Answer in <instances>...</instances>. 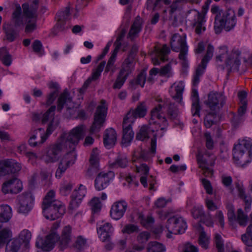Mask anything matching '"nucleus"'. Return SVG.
Returning a JSON list of instances; mask_svg holds the SVG:
<instances>
[{"label":"nucleus","instance_id":"obj_1","mask_svg":"<svg viewBox=\"0 0 252 252\" xmlns=\"http://www.w3.org/2000/svg\"><path fill=\"white\" fill-rule=\"evenodd\" d=\"M86 129V126L78 125L70 131L66 138L62 137L57 142L50 145L43 157L44 161L46 163L57 162L62 152L67 146L70 151L74 150L79 140L82 139L85 136Z\"/></svg>","mask_w":252,"mask_h":252},{"label":"nucleus","instance_id":"obj_2","mask_svg":"<svg viewBox=\"0 0 252 252\" xmlns=\"http://www.w3.org/2000/svg\"><path fill=\"white\" fill-rule=\"evenodd\" d=\"M55 193L53 190L49 191L45 196L42 202V210L44 216L47 219L55 220L60 218L65 213V207L61 201L55 200Z\"/></svg>","mask_w":252,"mask_h":252},{"label":"nucleus","instance_id":"obj_3","mask_svg":"<svg viewBox=\"0 0 252 252\" xmlns=\"http://www.w3.org/2000/svg\"><path fill=\"white\" fill-rule=\"evenodd\" d=\"M233 158L238 164L245 165L252 159V139L245 138L239 140L233 148Z\"/></svg>","mask_w":252,"mask_h":252},{"label":"nucleus","instance_id":"obj_4","mask_svg":"<svg viewBox=\"0 0 252 252\" xmlns=\"http://www.w3.org/2000/svg\"><path fill=\"white\" fill-rule=\"evenodd\" d=\"M241 52L238 49L234 48L230 53H228V48L223 46L219 48V55L216 57L217 63L224 62L228 72L232 69L238 70L240 64V57Z\"/></svg>","mask_w":252,"mask_h":252},{"label":"nucleus","instance_id":"obj_5","mask_svg":"<svg viewBox=\"0 0 252 252\" xmlns=\"http://www.w3.org/2000/svg\"><path fill=\"white\" fill-rule=\"evenodd\" d=\"M236 19L234 10L228 8L225 11H221V15L217 14L215 17V30L217 33L220 32L222 28L225 31H229L235 26Z\"/></svg>","mask_w":252,"mask_h":252},{"label":"nucleus","instance_id":"obj_6","mask_svg":"<svg viewBox=\"0 0 252 252\" xmlns=\"http://www.w3.org/2000/svg\"><path fill=\"white\" fill-rule=\"evenodd\" d=\"M107 109L105 100H101L100 104L96 107L94 114V121L90 128L91 134L98 132L103 126L106 120Z\"/></svg>","mask_w":252,"mask_h":252},{"label":"nucleus","instance_id":"obj_7","mask_svg":"<svg viewBox=\"0 0 252 252\" xmlns=\"http://www.w3.org/2000/svg\"><path fill=\"white\" fill-rule=\"evenodd\" d=\"M170 46L172 50L176 52H180L179 58L182 61L184 67L187 65V54L188 47L185 37L178 34H174L170 41Z\"/></svg>","mask_w":252,"mask_h":252},{"label":"nucleus","instance_id":"obj_8","mask_svg":"<svg viewBox=\"0 0 252 252\" xmlns=\"http://www.w3.org/2000/svg\"><path fill=\"white\" fill-rule=\"evenodd\" d=\"M65 105L67 117H71L74 113L75 108L72 102V98L70 96L68 91L65 89L62 93L57 101V111L61 112Z\"/></svg>","mask_w":252,"mask_h":252},{"label":"nucleus","instance_id":"obj_9","mask_svg":"<svg viewBox=\"0 0 252 252\" xmlns=\"http://www.w3.org/2000/svg\"><path fill=\"white\" fill-rule=\"evenodd\" d=\"M203 8V13H201L195 9L190 10L189 13H192L194 16L193 20L192 26L195 29V33L197 34H200L206 30L204 26L205 22V14L208 9L207 5H204Z\"/></svg>","mask_w":252,"mask_h":252},{"label":"nucleus","instance_id":"obj_10","mask_svg":"<svg viewBox=\"0 0 252 252\" xmlns=\"http://www.w3.org/2000/svg\"><path fill=\"white\" fill-rule=\"evenodd\" d=\"M225 101L226 98L222 93L211 92L208 94V99L204 103L211 110L215 111L222 107Z\"/></svg>","mask_w":252,"mask_h":252},{"label":"nucleus","instance_id":"obj_11","mask_svg":"<svg viewBox=\"0 0 252 252\" xmlns=\"http://www.w3.org/2000/svg\"><path fill=\"white\" fill-rule=\"evenodd\" d=\"M166 227L169 233L178 234L184 233L187 225L182 217H173L167 220Z\"/></svg>","mask_w":252,"mask_h":252},{"label":"nucleus","instance_id":"obj_12","mask_svg":"<svg viewBox=\"0 0 252 252\" xmlns=\"http://www.w3.org/2000/svg\"><path fill=\"white\" fill-rule=\"evenodd\" d=\"M216 156L208 151H205L202 156L198 155L197 159L199 164V167L203 171V174L205 176L212 175L211 170L208 168V166H213L215 163Z\"/></svg>","mask_w":252,"mask_h":252},{"label":"nucleus","instance_id":"obj_13","mask_svg":"<svg viewBox=\"0 0 252 252\" xmlns=\"http://www.w3.org/2000/svg\"><path fill=\"white\" fill-rule=\"evenodd\" d=\"M159 103L157 106L153 109L151 112V119L149 120L150 125L157 123L156 119L161 121L164 125H167V120L164 116H162V109H164L167 106L168 103V99L165 98L162 99L159 98L157 100Z\"/></svg>","mask_w":252,"mask_h":252},{"label":"nucleus","instance_id":"obj_14","mask_svg":"<svg viewBox=\"0 0 252 252\" xmlns=\"http://www.w3.org/2000/svg\"><path fill=\"white\" fill-rule=\"evenodd\" d=\"M59 239L60 237L56 232L54 230H52L44 239L37 238L35 245L37 248L41 249L43 251L49 252L53 249L55 243Z\"/></svg>","mask_w":252,"mask_h":252},{"label":"nucleus","instance_id":"obj_15","mask_svg":"<svg viewBox=\"0 0 252 252\" xmlns=\"http://www.w3.org/2000/svg\"><path fill=\"white\" fill-rule=\"evenodd\" d=\"M76 158V155L73 150L65 154L59 163L58 168L56 172V177L60 178L65 170L75 163Z\"/></svg>","mask_w":252,"mask_h":252},{"label":"nucleus","instance_id":"obj_16","mask_svg":"<svg viewBox=\"0 0 252 252\" xmlns=\"http://www.w3.org/2000/svg\"><path fill=\"white\" fill-rule=\"evenodd\" d=\"M147 112V107L144 101L139 102L134 109H130L124 118L129 120L130 123H134L137 118H143Z\"/></svg>","mask_w":252,"mask_h":252},{"label":"nucleus","instance_id":"obj_17","mask_svg":"<svg viewBox=\"0 0 252 252\" xmlns=\"http://www.w3.org/2000/svg\"><path fill=\"white\" fill-rule=\"evenodd\" d=\"M22 189V183L17 178H13L5 182L2 186L1 190L4 194H17Z\"/></svg>","mask_w":252,"mask_h":252},{"label":"nucleus","instance_id":"obj_18","mask_svg":"<svg viewBox=\"0 0 252 252\" xmlns=\"http://www.w3.org/2000/svg\"><path fill=\"white\" fill-rule=\"evenodd\" d=\"M18 200L19 213L27 214L31 210L33 202V198L31 193H23L19 196Z\"/></svg>","mask_w":252,"mask_h":252},{"label":"nucleus","instance_id":"obj_19","mask_svg":"<svg viewBox=\"0 0 252 252\" xmlns=\"http://www.w3.org/2000/svg\"><path fill=\"white\" fill-rule=\"evenodd\" d=\"M113 177L114 174L112 172L99 173L94 181L95 189L99 191L105 189L108 187Z\"/></svg>","mask_w":252,"mask_h":252},{"label":"nucleus","instance_id":"obj_20","mask_svg":"<svg viewBox=\"0 0 252 252\" xmlns=\"http://www.w3.org/2000/svg\"><path fill=\"white\" fill-rule=\"evenodd\" d=\"M32 3L29 5L27 3L22 4L23 16L27 19H36L37 9L38 8V0H32Z\"/></svg>","mask_w":252,"mask_h":252},{"label":"nucleus","instance_id":"obj_21","mask_svg":"<svg viewBox=\"0 0 252 252\" xmlns=\"http://www.w3.org/2000/svg\"><path fill=\"white\" fill-rule=\"evenodd\" d=\"M127 204L125 201H120L114 203L111 207L110 216L115 220H118L123 217L126 209Z\"/></svg>","mask_w":252,"mask_h":252},{"label":"nucleus","instance_id":"obj_22","mask_svg":"<svg viewBox=\"0 0 252 252\" xmlns=\"http://www.w3.org/2000/svg\"><path fill=\"white\" fill-rule=\"evenodd\" d=\"M133 123H130L129 122V120L124 118L123 123V143H129L132 140L134 136V132L132 130L131 126Z\"/></svg>","mask_w":252,"mask_h":252},{"label":"nucleus","instance_id":"obj_23","mask_svg":"<svg viewBox=\"0 0 252 252\" xmlns=\"http://www.w3.org/2000/svg\"><path fill=\"white\" fill-rule=\"evenodd\" d=\"M214 53V47L211 44L207 46V51L205 55L203 58L200 64L198 66L196 70V74L201 75L204 73L208 62L211 59Z\"/></svg>","mask_w":252,"mask_h":252},{"label":"nucleus","instance_id":"obj_24","mask_svg":"<svg viewBox=\"0 0 252 252\" xmlns=\"http://www.w3.org/2000/svg\"><path fill=\"white\" fill-rule=\"evenodd\" d=\"M117 141V133L112 128L105 130L103 135V143L105 147L110 149L114 146Z\"/></svg>","mask_w":252,"mask_h":252},{"label":"nucleus","instance_id":"obj_25","mask_svg":"<svg viewBox=\"0 0 252 252\" xmlns=\"http://www.w3.org/2000/svg\"><path fill=\"white\" fill-rule=\"evenodd\" d=\"M193 217L194 219L200 218L201 220L207 226H213V222L210 215L206 216L204 214L202 207H194L191 211Z\"/></svg>","mask_w":252,"mask_h":252},{"label":"nucleus","instance_id":"obj_26","mask_svg":"<svg viewBox=\"0 0 252 252\" xmlns=\"http://www.w3.org/2000/svg\"><path fill=\"white\" fill-rule=\"evenodd\" d=\"M57 27L61 31L64 29L65 22L70 16V6H67L62 9L57 13Z\"/></svg>","mask_w":252,"mask_h":252},{"label":"nucleus","instance_id":"obj_27","mask_svg":"<svg viewBox=\"0 0 252 252\" xmlns=\"http://www.w3.org/2000/svg\"><path fill=\"white\" fill-rule=\"evenodd\" d=\"M82 185H80L78 189H75L71 195V199L69 204V207L73 209L78 207L79 204L81 203L82 199L85 195V189H82Z\"/></svg>","mask_w":252,"mask_h":252},{"label":"nucleus","instance_id":"obj_28","mask_svg":"<svg viewBox=\"0 0 252 252\" xmlns=\"http://www.w3.org/2000/svg\"><path fill=\"white\" fill-rule=\"evenodd\" d=\"M142 27V20L139 16H137L130 27L127 37L133 40L141 32Z\"/></svg>","mask_w":252,"mask_h":252},{"label":"nucleus","instance_id":"obj_29","mask_svg":"<svg viewBox=\"0 0 252 252\" xmlns=\"http://www.w3.org/2000/svg\"><path fill=\"white\" fill-rule=\"evenodd\" d=\"M112 230V225L109 222L105 223L103 225L100 226L99 229H97V232L99 235L100 240L102 242L109 241Z\"/></svg>","mask_w":252,"mask_h":252},{"label":"nucleus","instance_id":"obj_30","mask_svg":"<svg viewBox=\"0 0 252 252\" xmlns=\"http://www.w3.org/2000/svg\"><path fill=\"white\" fill-rule=\"evenodd\" d=\"M134 60L126 58L122 64L119 74L127 78L134 69Z\"/></svg>","mask_w":252,"mask_h":252},{"label":"nucleus","instance_id":"obj_31","mask_svg":"<svg viewBox=\"0 0 252 252\" xmlns=\"http://www.w3.org/2000/svg\"><path fill=\"white\" fill-rule=\"evenodd\" d=\"M191 99L192 101L191 112L192 116H199L201 108L199 105V98L198 92L195 89H193L192 91Z\"/></svg>","mask_w":252,"mask_h":252},{"label":"nucleus","instance_id":"obj_32","mask_svg":"<svg viewBox=\"0 0 252 252\" xmlns=\"http://www.w3.org/2000/svg\"><path fill=\"white\" fill-rule=\"evenodd\" d=\"M5 36L4 39L9 42H13L18 35V32L15 30V28L11 25L6 24L3 26Z\"/></svg>","mask_w":252,"mask_h":252},{"label":"nucleus","instance_id":"obj_33","mask_svg":"<svg viewBox=\"0 0 252 252\" xmlns=\"http://www.w3.org/2000/svg\"><path fill=\"white\" fill-rule=\"evenodd\" d=\"M135 217L137 221L145 228H149L152 226L154 222V219L151 216L145 217L142 212H136Z\"/></svg>","mask_w":252,"mask_h":252},{"label":"nucleus","instance_id":"obj_34","mask_svg":"<svg viewBox=\"0 0 252 252\" xmlns=\"http://www.w3.org/2000/svg\"><path fill=\"white\" fill-rule=\"evenodd\" d=\"M71 227L70 225H67L63 227L60 238L61 245L65 247L71 241Z\"/></svg>","mask_w":252,"mask_h":252},{"label":"nucleus","instance_id":"obj_35","mask_svg":"<svg viewBox=\"0 0 252 252\" xmlns=\"http://www.w3.org/2000/svg\"><path fill=\"white\" fill-rule=\"evenodd\" d=\"M12 216L11 208L8 205H0V222H7Z\"/></svg>","mask_w":252,"mask_h":252},{"label":"nucleus","instance_id":"obj_36","mask_svg":"<svg viewBox=\"0 0 252 252\" xmlns=\"http://www.w3.org/2000/svg\"><path fill=\"white\" fill-rule=\"evenodd\" d=\"M128 164V159L125 154H119L114 161L110 163V166L113 168H125Z\"/></svg>","mask_w":252,"mask_h":252},{"label":"nucleus","instance_id":"obj_37","mask_svg":"<svg viewBox=\"0 0 252 252\" xmlns=\"http://www.w3.org/2000/svg\"><path fill=\"white\" fill-rule=\"evenodd\" d=\"M146 72L144 70H142L137 76L136 78L132 79L130 82L131 87L135 89L136 86L140 85L142 87H144L145 81L146 80Z\"/></svg>","mask_w":252,"mask_h":252},{"label":"nucleus","instance_id":"obj_38","mask_svg":"<svg viewBox=\"0 0 252 252\" xmlns=\"http://www.w3.org/2000/svg\"><path fill=\"white\" fill-rule=\"evenodd\" d=\"M12 236V232L9 228H2L0 225V248L10 241Z\"/></svg>","mask_w":252,"mask_h":252},{"label":"nucleus","instance_id":"obj_39","mask_svg":"<svg viewBox=\"0 0 252 252\" xmlns=\"http://www.w3.org/2000/svg\"><path fill=\"white\" fill-rule=\"evenodd\" d=\"M24 16L21 14V9L20 7H17L13 13L12 17H13V22L14 24V26H13L15 28L16 27H23L24 25Z\"/></svg>","mask_w":252,"mask_h":252},{"label":"nucleus","instance_id":"obj_40","mask_svg":"<svg viewBox=\"0 0 252 252\" xmlns=\"http://www.w3.org/2000/svg\"><path fill=\"white\" fill-rule=\"evenodd\" d=\"M154 51L156 55L160 58V60L162 62H165L167 60L166 56L170 51L166 44H164L161 49L157 46H155Z\"/></svg>","mask_w":252,"mask_h":252},{"label":"nucleus","instance_id":"obj_41","mask_svg":"<svg viewBox=\"0 0 252 252\" xmlns=\"http://www.w3.org/2000/svg\"><path fill=\"white\" fill-rule=\"evenodd\" d=\"M31 237V233L28 230H24L21 232L19 237L16 239L20 240L21 244L23 245L24 248H28Z\"/></svg>","mask_w":252,"mask_h":252},{"label":"nucleus","instance_id":"obj_42","mask_svg":"<svg viewBox=\"0 0 252 252\" xmlns=\"http://www.w3.org/2000/svg\"><path fill=\"white\" fill-rule=\"evenodd\" d=\"M22 246L20 240L16 238L13 239L11 241H9L7 243L5 252H18Z\"/></svg>","mask_w":252,"mask_h":252},{"label":"nucleus","instance_id":"obj_43","mask_svg":"<svg viewBox=\"0 0 252 252\" xmlns=\"http://www.w3.org/2000/svg\"><path fill=\"white\" fill-rule=\"evenodd\" d=\"M241 239L246 245L252 247V223L247 227L246 233L241 236Z\"/></svg>","mask_w":252,"mask_h":252},{"label":"nucleus","instance_id":"obj_44","mask_svg":"<svg viewBox=\"0 0 252 252\" xmlns=\"http://www.w3.org/2000/svg\"><path fill=\"white\" fill-rule=\"evenodd\" d=\"M147 252H164L165 247L156 241L150 242L147 246Z\"/></svg>","mask_w":252,"mask_h":252},{"label":"nucleus","instance_id":"obj_45","mask_svg":"<svg viewBox=\"0 0 252 252\" xmlns=\"http://www.w3.org/2000/svg\"><path fill=\"white\" fill-rule=\"evenodd\" d=\"M101 75L100 72L95 69L92 73V76L89 77L84 83L83 86L79 89V93L83 94L85 92L88 87L92 81L97 80Z\"/></svg>","mask_w":252,"mask_h":252},{"label":"nucleus","instance_id":"obj_46","mask_svg":"<svg viewBox=\"0 0 252 252\" xmlns=\"http://www.w3.org/2000/svg\"><path fill=\"white\" fill-rule=\"evenodd\" d=\"M162 2L166 5H168L170 3L171 0H147V8H153V10H156L162 6Z\"/></svg>","mask_w":252,"mask_h":252},{"label":"nucleus","instance_id":"obj_47","mask_svg":"<svg viewBox=\"0 0 252 252\" xmlns=\"http://www.w3.org/2000/svg\"><path fill=\"white\" fill-rule=\"evenodd\" d=\"M6 164L8 166V174L16 173L21 169V164L16 162L14 160L6 159Z\"/></svg>","mask_w":252,"mask_h":252},{"label":"nucleus","instance_id":"obj_48","mask_svg":"<svg viewBox=\"0 0 252 252\" xmlns=\"http://www.w3.org/2000/svg\"><path fill=\"white\" fill-rule=\"evenodd\" d=\"M0 59L6 66H9L11 63V57L5 47L0 49Z\"/></svg>","mask_w":252,"mask_h":252},{"label":"nucleus","instance_id":"obj_49","mask_svg":"<svg viewBox=\"0 0 252 252\" xmlns=\"http://www.w3.org/2000/svg\"><path fill=\"white\" fill-rule=\"evenodd\" d=\"M116 55L111 54L105 68V73H108L110 71L112 74L115 72L116 70V65L115 63L116 62Z\"/></svg>","mask_w":252,"mask_h":252},{"label":"nucleus","instance_id":"obj_50","mask_svg":"<svg viewBox=\"0 0 252 252\" xmlns=\"http://www.w3.org/2000/svg\"><path fill=\"white\" fill-rule=\"evenodd\" d=\"M248 220V216L244 214L242 209H238L237 212L236 220L239 225L242 226H245L247 224Z\"/></svg>","mask_w":252,"mask_h":252},{"label":"nucleus","instance_id":"obj_51","mask_svg":"<svg viewBox=\"0 0 252 252\" xmlns=\"http://www.w3.org/2000/svg\"><path fill=\"white\" fill-rule=\"evenodd\" d=\"M56 106H52L43 115L42 122L43 124L47 123L49 121H52L54 118Z\"/></svg>","mask_w":252,"mask_h":252},{"label":"nucleus","instance_id":"obj_52","mask_svg":"<svg viewBox=\"0 0 252 252\" xmlns=\"http://www.w3.org/2000/svg\"><path fill=\"white\" fill-rule=\"evenodd\" d=\"M168 103L167 106V115L169 118L171 120H174L178 117V109L174 104L171 103L168 99Z\"/></svg>","mask_w":252,"mask_h":252},{"label":"nucleus","instance_id":"obj_53","mask_svg":"<svg viewBox=\"0 0 252 252\" xmlns=\"http://www.w3.org/2000/svg\"><path fill=\"white\" fill-rule=\"evenodd\" d=\"M216 114L215 112H209L205 116L204 124L206 128H210L214 124Z\"/></svg>","mask_w":252,"mask_h":252},{"label":"nucleus","instance_id":"obj_54","mask_svg":"<svg viewBox=\"0 0 252 252\" xmlns=\"http://www.w3.org/2000/svg\"><path fill=\"white\" fill-rule=\"evenodd\" d=\"M136 138L137 140L144 141L149 138L148 127L146 126H142L139 132L137 133Z\"/></svg>","mask_w":252,"mask_h":252},{"label":"nucleus","instance_id":"obj_55","mask_svg":"<svg viewBox=\"0 0 252 252\" xmlns=\"http://www.w3.org/2000/svg\"><path fill=\"white\" fill-rule=\"evenodd\" d=\"M151 237V234L148 231H142L137 236L136 240L139 244L145 245Z\"/></svg>","mask_w":252,"mask_h":252},{"label":"nucleus","instance_id":"obj_56","mask_svg":"<svg viewBox=\"0 0 252 252\" xmlns=\"http://www.w3.org/2000/svg\"><path fill=\"white\" fill-rule=\"evenodd\" d=\"M90 205L93 214L100 211L101 206L98 198L94 197L93 198L90 202Z\"/></svg>","mask_w":252,"mask_h":252},{"label":"nucleus","instance_id":"obj_57","mask_svg":"<svg viewBox=\"0 0 252 252\" xmlns=\"http://www.w3.org/2000/svg\"><path fill=\"white\" fill-rule=\"evenodd\" d=\"M221 182L223 185L227 188L231 193L234 191V189L232 187V179L229 176L222 175Z\"/></svg>","mask_w":252,"mask_h":252},{"label":"nucleus","instance_id":"obj_58","mask_svg":"<svg viewBox=\"0 0 252 252\" xmlns=\"http://www.w3.org/2000/svg\"><path fill=\"white\" fill-rule=\"evenodd\" d=\"M127 78L118 73L116 81L113 84V88L114 89H120L124 84Z\"/></svg>","mask_w":252,"mask_h":252},{"label":"nucleus","instance_id":"obj_59","mask_svg":"<svg viewBox=\"0 0 252 252\" xmlns=\"http://www.w3.org/2000/svg\"><path fill=\"white\" fill-rule=\"evenodd\" d=\"M99 152L97 148L93 150L90 158L91 165L98 166Z\"/></svg>","mask_w":252,"mask_h":252},{"label":"nucleus","instance_id":"obj_60","mask_svg":"<svg viewBox=\"0 0 252 252\" xmlns=\"http://www.w3.org/2000/svg\"><path fill=\"white\" fill-rule=\"evenodd\" d=\"M158 73L161 76H165L168 78L171 77L172 74L171 64L169 63L166 64L164 66L161 68L160 69H159Z\"/></svg>","mask_w":252,"mask_h":252},{"label":"nucleus","instance_id":"obj_61","mask_svg":"<svg viewBox=\"0 0 252 252\" xmlns=\"http://www.w3.org/2000/svg\"><path fill=\"white\" fill-rule=\"evenodd\" d=\"M26 22V25L25 27V32L26 33H30L32 32L36 29V19H27Z\"/></svg>","mask_w":252,"mask_h":252},{"label":"nucleus","instance_id":"obj_62","mask_svg":"<svg viewBox=\"0 0 252 252\" xmlns=\"http://www.w3.org/2000/svg\"><path fill=\"white\" fill-rule=\"evenodd\" d=\"M199 244L205 249L208 248L209 239L204 231H201L199 237Z\"/></svg>","mask_w":252,"mask_h":252},{"label":"nucleus","instance_id":"obj_63","mask_svg":"<svg viewBox=\"0 0 252 252\" xmlns=\"http://www.w3.org/2000/svg\"><path fill=\"white\" fill-rule=\"evenodd\" d=\"M215 245L218 252H224L223 242L220 235L217 234L215 235Z\"/></svg>","mask_w":252,"mask_h":252},{"label":"nucleus","instance_id":"obj_64","mask_svg":"<svg viewBox=\"0 0 252 252\" xmlns=\"http://www.w3.org/2000/svg\"><path fill=\"white\" fill-rule=\"evenodd\" d=\"M72 184L70 183H67L63 184L60 188V193L63 196H66L69 194L72 189Z\"/></svg>","mask_w":252,"mask_h":252}]
</instances>
